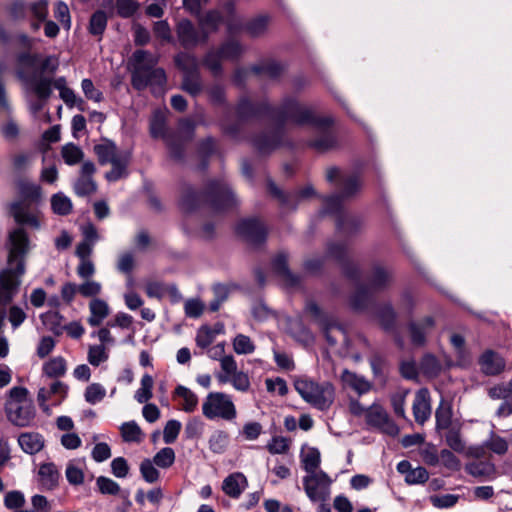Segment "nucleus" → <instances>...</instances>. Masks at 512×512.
<instances>
[{
    "mask_svg": "<svg viewBox=\"0 0 512 512\" xmlns=\"http://www.w3.org/2000/svg\"><path fill=\"white\" fill-rule=\"evenodd\" d=\"M236 115L237 123L229 124L225 119L220 122L222 131L235 140L240 139L241 122L263 116L276 122L275 130L262 131L250 139L253 148L261 155H269L282 145L288 144L285 137V125L287 123L294 125L311 123L318 126L329 123V119L316 118L307 105L291 96L283 98L281 104L277 107L272 106L267 100L252 102L248 97H242L237 103Z\"/></svg>",
    "mask_w": 512,
    "mask_h": 512,
    "instance_id": "nucleus-1",
    "label": "nucleus"
},
{
    "mask_svg": "<svg viewBox=\"0 0 512 512\" xmlns=\"http://www.w3.org/2000/svg\"><path fill=\"white\" fill-rule=\"evenodd\" d=\"M326 180L339 187V193L322 197L324 207L321 215H335L337 231L344 235L356 233L361 222L357 217L346 214L343 210L344 200L354 197L362 188V180L357 174L344 175L338 167H330L326 171Z\"/></svg>",
    "mask_w": 512,
    "mask_h": 512,
    "instance_id": "nucleus-2",
    "label": "nucleus"
},
{
    "mask_svg": "<svg viewBox=\"0 0 512 512\" xmlns=\"http://www.w3.org/2000/svg\"><path fill=\"white\" fill-rule=\"evenodd\" d=\"M29 238L21 227L8 236L7 266L0 271V305L9 304L19 291L21 278L25 274L24 257L28 252Z\"/></svg>",
    "mask_w": 512,
    "mask_h": 512,
    "instance_id": "nucleus-3",
    "label": "nucleus"
},
{
    "mask_svg": "<svg viewBox=\"0 0 512 512\" xmlns=\"http://www.w3.org/2000/svg\"><path fill=\"white\" fill-rule=\"evenodd\" d=\"M202 203L214 212H226L237 205V199L223 179L209 181L204 192H197L189 185L183 187L180 205L185 212L196 210Z\"/></svg>",
    "mask_w": 512,
    "mask_h": 512,
    "instance_id": "nucleus-4",
    "label": "nucleus"
},
{
    "mask_svg": "<svg viewBox=\"0 0 512 512\" xmlns=\"http://www.w3.org/2000/svg\"><path fill=\"white\" fill-rule=\"evenodd\" d=\"M133 71L131 84L137 91L151 87L153 94L161 93L167 82L164 69L155 68L157 59L145 50H136L132 55Z\"/></svg>",
    "mask_w": 512,
    "mask_h": 512,
    "instance_id": "nucleus-5",
    "label": "nucleus"
},
{
    "mask_svg": "<svg viewBox=\"0 0 512 512\" xmlns=\"http://www.w3.org/2000/svg\"><path fill=\"white\" fill-rule=\"evenodd\" d=\"M393 282V271L380 264L373 265L368 277V285H358L350 298L353 310H365L372 301L374 293L386 290Z\"/></svg>",
    "mask_w": 512,
    "mask_h": 512,
    "instance_id": "nucleus-6",
    "label": "nucleus"
},
{
    "mask_svg": "<svg viewBox=\"0 0 512 512\" xmlns=\"http://www.w3.org/2000/svg\"><path fill=\"white\" fill-rule=\"evenodd\" d=\"M93 151L100 165H112L111 170L105 174V178L109 182H116L128 176L127 167L131 159L130 152L120 151L115 142L107 138L96 144Z\"/></svg>",
    "mask_w": 512,
    "mask_h": 512,
    "instance_id": "nucleus-7",
    "label": "nucleus"
},
{
    "mask_svg": "<svg viewBox=\"0 0 512 512\" xmlns=\"http://www.w3.org/2000/svg\"><path fill=\"white\" fill-rule=\"evenodd\" d=\"M27 396L26 388L16 386L9 390V399L5 403L7 419L20 428L29 427L36 415L33 401Z\"/></svg>",
    "mask_w": 512,
    "mask_h": 512,
    "instance_id": "nucleus-8",
    "label": "nucleus"
},
{
    "mask_svg": "<svg viewBox=\"0 0 512 512\" xmlns=\"http://www.w3.org/2000/svg\"><path fill=\"white\" fill-rule=\"evenodd\" d=\"M294 387L307 403L320 411L328 410L334 402L335 389L328 381L318 383L310 378L300 377L295 380Z\"/></svg>",
    "mask_w": 512,
    "mask_h": 512,
    "instance_id": "nucleus-9",
    "label": "nucleus"
},
{
    "mask_svg": "<svg viewBox=\"0 0 512 512\" xmlns=\"http://www.w3.org/2000/svg\"><path fill=\"white\" fill-rule=\"evenodd\" d=\"M174 62L182 72L181 89L192 97L200 95L205 87L197 58L193 54L179 52L174 57Z\"/></svg>",
    "mask_w": 512,
    "mask_h": 512,
    "instance_id": "nucleus-10",
    "label": "nucleus"
},
{
    "mask_svg": "<svg viewBox=\"0 0 512 512\" xmlns=\"http://www.w3.org/2000/svg\"><path fill=\"white\" fill-rule=\"evenodd\" d=\"M202 413L209 420L221 418L232 421L237 416L231 396L223 392H210L202 404Z\"/></svg>",
    "mask_w": 512,
    "mask_h": 512,
    "instance_id": "nucleus-11",
    "label": "nucleus"
},
{
    "mask_svg": "<svg viewBox=\"0 0 512 512\" xmlns=\"http://www.w3.org/2000/svg\"><path fill=\"white\" fill-rule=\"evenodd\" d=\"M365 420L368 426L383 434L392 437L399 434L398 425L391 419L386 409L377 402L367 407Z\"/></svg>",
    "mask_w": 512,
    "mask_h": 512,
    "instance_id": "nucleus-12",
    "label": "nucleus"
},
{
    "mask_svg": "<svg viewBox=\"0 0 512 512\" xmlns=\"http://www.w3.org/2000/svg\"><path fill=\"white\" fill-rule=\"evenodd\" d=\"M331 483L330 477L322 470L303 478L305 493L312 502H325L330 495Z\"/></svg>",
    "mask_w": 512,
    "mask_h": 512,
    "instance_id": "nucleus-13",
    "label": "nucleus"
},
{
    "mask_svg": "<svg viewBox=\"0 0 512 512\" xmlns=\"http://www.w3.org/2000/svg\"><path fill=\"white\" fill-rule=\"evenodd\" d=\"M209 31L197 28L190 20L181 19L176 25V35L184 49H193L198 45L206 44Z\"/></svg>",
    "mask_w": 512,
    "mask_h": 512,
    "instance_id": "nucleus-14",
    "label": "nucleus"
},
{
    "mask_svg": "<svg viewBox=\"0 0 512 512\" xmlns=\"http://www.w3.org/2000/svg\"><path fill=\"white\" fill-rule=\"evenodd\" d=\"M327 255L335 259L342 267L344 275L354 282H359L361 271L359 267L350 261L347 257V247L343 243H329L327 246Z\"/></svg>",
    "mask_w": 512,
    "mask_h": 512,
    "instance_id": "nucleus-15",
    "label": "nucleus"
},
{
    "mask_svg": "<svg viewBox=\"0 0 512 512\" xmlns=\"http://www.w3.org/2000/svg\"><path fill=\"white\" fill-rule=\"evenodd\" d=\"M236 231L247 242L253 245H260L266 241L267 229L257 218L242 219L237 224Z\"/></svg>",
    "mask_w": 512,
    "mask_h": 512,
    "instance_id": "nucleus-16",
    "label": "nucleus"
},
{
    "mask_svg": "<svg viewBox=\"0 0 512 512\" xmlns=\"http://www.w3.org/2000/svg\"><path fill=\"white\" fill-rule=\"evenodd\" d=\"M312 112H313V115L318 118V119H323V118H326V119H329V123L327 124H324V125H314V124H311V123H306V124H303L302 126L304 125H311L319 130H321V133L320 135H318L315 139L313 140H310L308 142V146L315 149L316 151L318 152H326V151H329L331 149H334L336 146H337V138L335 136V134L329 130V128L332 126L333 124V119L329 116H325V117H320V116H317L315 114V111L312 107L308 106Z\"/></svg>",
    "mask_w": 512,
    "mask_h": 512,
    "instance_id": "nucleus-17",
    "label": "nucleus"
},
{
    "mask_svg": "<svg viewBox=\"0 0 512 512\" xmlns=\"http://www.w3.org/2000/svg\"><path fill=\"white\" fill-rule=\"evenodd\" d=\"M436 325L432 316H425L419 321H411L408 324L410 339L413 345L421 347L426 344L427 335L434 329Z\"/></svg>",
    "mask_w": 512,
    "mask_h": 512,
    "instance_id": "nucleus-18",
    "label": "nucleus"
},
{
    "mask_svg": "<svg viewBox=\"0 0 512 512\" xmlns=\"http://www.w3.org/2000/svg\"><path fill=\"white\" fill-rule=\"evenodd\" d=\"M269 24V17L267 15H259L251 20H249L244 26L243 29L252 37H258L265 33ZM227 29L230 34L236 33L238 30L242 29L240 25H237L233 21H229L227 23Z\"/></svg>",
    "mask_w": 512,
    "mask_h": 512,
    "instance_id": "nucleus-19",
    "label": "nucleus"
},
{
    "mask_svg": "<svg viewBox=\"0 0 512 512\" xmlns=\"http://www.w3.org/2000/svg\"><path fill=\"white\" fill-rule=\"evenodd\" d=\"M268 190L274 197H276L281 202V204L283 206H285L287 208H291V209L296 208V203H294V198H296L298 200L300 198H308V197L316 194L313 186L307 185L306 187L299 190V192L295 196L291 197V196L285 195L276 186V184L272 180H268Z\"/></svg>",
    "mask_w": 512,
    "mask_h": 512,
    "instance_id": "nucleus-20",
    "label": "nucleus"
},
{
    "mask_svg": "<svg viewBox=\"0 0 512 512\" xmlns=\"http://www.w3.org/2000/svg\"><path fill=\"white\" fill-rule=\"evenodd\" d=\"M413 415L415 421L423 425L431 416V404L427 389H420L414 398Z\"/></svg>",
    "mask_w": 512,
    "mask_h": 512,
    "instance_id": "nucleus-21",
    "label": "nucleus"
},
{
    "mask_svg": "<svg viewBox=\"0 0 512 512\" xmlns=\"http://www.w3.org/2000/svg\"><path fill=\"white\" fill-rule=\"evenodd\" d=\"M247 486V478L241 472L228 475L222 482L223 492L233 499H238Z\"/></svg>",
    "mask_w": 512,
    "mask_h": 512,
    "instance_id": "nucleus-22",
    "label": "nucleus"
},
{
    "mask_svg": "<svg viewBox=\"0 0 512 512\" xmlns=\"http://www.w3.org/2000/svg\"><path fill=\"white\" fill-rule=\"evenodd\" d=\"M479 364L485 375L495 376L505 369L504 359L492 350L485 351L480 357Z\"/></svg>",
    "mask_w": 512,
    "mask_h": 512,
    "instance_id": "nucleus-23",
    "label": "nucleus"
},
{
    "mask_svg": "<svg viewBox=\"0 0 512 512\" xmlns=\"http://www.w3.org/2000/svg\"><path fill=\"white\" fill-rule=\"evenodd\" d=\"M275 273L280 276L287 285L294 287L300 283V277L292 273L288 267V255L280 252L272 261Z\"/></svg>",
    "mask_w": 512,
    "mask_h": 512,
    "instance_id": "nucleus-24",
    "label": "nucleus"
},
{
    "mask_svg": "<svg viewBox=\"0 0 512 512\" xmlns=\"http://www.w3.org/2000/svg\"><path fill=\"white\" fill-rule=\"evenodd\" d=\"M342 382L357 394L363 395L372 389V383L364 376L358 375L348 369H344L341 374Z\"/></svg>",
    "mask_w": 512,
    "mask_h": 512,
    "instance_id": "nucleus-25",
    "label": "nucleus"
},
{
    "mask_svg": "<svg viewBox=\"0 0 512 512\" xmlns=\"http://www.w3.org/2000/svg\"><path fill=\"white\" fill-rule=\"evenodd\" d=\"M10 213L20 225H28L34 228L39 227L36 215L29 210L28 206L23 201L12 203Z\"/></svg>",
    "mask_w": 512,
    "mask_h": 512,
    "instance_id": "nucleus-26",
    "label": "nucleus"
},
{
    "mask_svg": "<svg viewBox=\"0 0 512 512\" xmlns=\"http://www.w3.org/2000/svg\"><path fill=\"white\" fill-rule=\"evenodd\" d=\"M18 443L27 454H36L44 447L43 437L39 433L25 432L19 435Z\"/></svg>",
    "mask_w": 512,
    "mask_h": 512,
    "instance_id": "nucleus-27",
    "label": "nucleus"
},
{
    "mask_svg": "<svg viewBox=\"0 0 512 512\" xmlns=\"http://www.w3.org/2000/svg\"><path fill=\"white\" fill-rule=\"evenodd\" d=\"M285 70L282 63L275 60H264L259 64L253 65L251 71L256 75H264L270 79H277Z\"/></svg>",
    "mask_w": 512,
    "mask_h": 512,
    "instance_id": "nucleus-28",
    "label": "nucleus"
},
{
    "mask_svg": "<svg viewBox=\"0 0 512 512\" xmlns=\"http://www.w3.org/2000/svg\"><path fill=\"white\" fill-rule=\"evenodd\" d=\"M89 309L91 315L88 318V323L92 327L99 326L109 314L108 304L99 298H94L90 301Z\"/></svg>",
    "mask_w": 512,
    "mask_h": 512,
    "instance_id": "nucleus-29",
    "label": "nucleus"
},
{
    "mask_svg": "<svg viewBox=\"0 0 512 512\" xmlns=\"http://www.w3.org/2000/svg\"><path fill=\"white\" fill-rule=\"evenodd\" d=\"M452 416L451 405L442 400L435 411L436 430H448L451 427H456L457 425L453 424Z\"/></svg>",
    "mask_w": 512,
    "mask_h": 512,
    "instance_id": "nucleus-30",
    "label": "nucleus"
},
{
    "mask_svg": "<svg viewBox=\"0 0 512 512\" xmlns=\"http://www.w3.org/2000/svg\"><path fill=\"white\" fill-rule=\"evenodd\" d=\"M222 60L224 58L217 49H210L202 59V65L207 68L214 77L222 75Z\"/></svg>",
    "mask_w": 512,
    "mask_h": 512,
    "instance_id": "nucleus-31",
    "label": "nucleus"
},
{
    "mask_svg": "<svg viewBox=\"0 0 512 512\" xmlns=\"http://www.w3.org/2000/svg\"><path fill=\"white\" fill-rule=\"evenodd\" d=\"M217 380L219 383H231L232 386L241 392H247L250 388V380L246 373L242 371H238L235 374L229 375H217Z\"/></svg>",
    "mask_w": 512,
    "mask_h": 512,
    "instance_id": "nucleus-32",
    "label": "nucleus"
},
{
    "mask_svg": "<svg viewBox=\"0 0 512 512\" xmlns=\"http://www.w3.org/2000/svg\"><path fill=\"white\" fill-rule=\"evenodd\" d=\"M166 145L170 156L176 161H182L185 155L186 140L179 135L173 134L165 137Z\"/></svg>",
    "mask_w": 512,
    "mask_h": 512,
    "instance_id": "nucleus-33",
    "label": "nucleus"
},
{
    "mask_svg": "<svg viewBox=\"0 0 512 512\" xmlns=\"http://www.w3.org/2000/svg\"><path fill=\"white\" fill-rule=\"evenodd\" d=\"M39 476L46 488L53 489L57 486L60 475L53 463H44L39 468Z\"/></svg>",
    "mask_w": 512,
    "mask_h": 512,
    "instance_id": "nucleus-34",
    "label": "nucleus"
},
{
    "mask_svg": "<svg viewBox=\"0 0 512 512\" xmlns=\"http://www.w3.org/2000/svg\"><path fill=\"white\" fill-rule=\"evenodd\" d=\"M174 394L183 399V411L186 413H192L195 411L198 405V397L193 391L183 385H178L175 388Z\"/></svg>",
    "mask_w": 512,
    "mask_h": 512,
    "instance_id": "nucleus-35",
    "label": "nucleus"
},
{
    "mask_svg": "<svg viewBox=\"0 0 512 512\" xmlns=\"http://www.w3.org/2000/svg\"><path fill=\"white\" fill-rule=\"evenodd\" d=\"M51 208L55 214L66 216L72 212L73 205L69 197L58 192L51 197Z\"/></svg>",
    "mask_w": 512,
    "mask_h": 512,
    "instance_id": "nucleus-36",
    "label": "nucleus"
},
{
    "mask_svg": "<svg viewBox=\"0 0 512 512\" xmlns=\"http://www.w3.org/2000/svg\"><path fill=\"white\" fill-rule=\"evenodd\" d=\"M305 312L308 313L323 328L331 325V317L325 313L314 300H308L305 305Z\"/></svg>",
    "mask_w": 512,
    "mask_h": 512,
    "instance_id": "nucleus-37",
    "label": "nucleus"
},
{
    "mask_svg": "<svg viewBox=\"0 0 512 512\" xmlns=\"http://www.w3.org/2000/svg\"><path fill=\"white\" fill-rule=\"evenodd\" d=\"M43 373L50 378L61 377L66 373V361L63 357H54L43 365Z\"/></svg>",
    "mask_w": 512,
    "mask_h": 512,
    "instance_id": "nucleus-38",
    "label": "nucleus"
},
{
    "mask_svg": "<svg viewBox=\"0 0 512 512\" xmlns=\"http://www.w3.org/2000/svg\"><path fill=\"white\" fill-rule=\"evenodd\" d=\"M121 436L124 442L139 443L142 440V431L135 421L124 422L121 427Z\"/></svg>",
    "mask_w": 512,
    "mask_h": 512,
    "instance_id": "nucleus-39",
    "label": "nucleus"
},
{
    "mask_svg": "<svg viewBox=\"0 0 512 512\" xmlns=\"http://www.w3.org/2000/svg\"><path fill=\"white\" fill-rule=\"evenodd\" d=\"M377 316L384 330H394L396 323V312L390 304H386L380 307L377 312Z\"/></svg>",
    "mask_w": 512,
    "mask_h": 512,
    "instance_id": "nucleus-40",
    "label": "nucleus"
},
{
    "mask_svg": "<svg viewBox=\"0 0 512 512\" xmlns=\"http://www.w3.org/2000/svg\"><path fill=\"white\" fill-rule=\"evenodd\" d=\"M198 155L202 158L200 169L205 170L208 167V158L216 151V141L212 137H207L198 145Z\"/></svg>",
    "mask_w": 512,
    "mask_h": 512,
    "instance_id": "nucleus-41",
    "label": "nucleus"
},
{
    "mask_svg": "<svg viewBox=\"0 0 512 512\" xmlns=\"http://www.w3.org/2000/svg\"><path fill=\"white\" fill-rule=\"evenodd\" d=\"M153 385H154V381H153L152 376L149 374L143 375V377L141 378V386L135 392V395H134L135 400L139 403L148 402L153 396V394H152Z\"/></svg>",
    "mask_w": 512,
    "mask_h": 512,
    "instance_id": "nucleus-42",
    "label": "nucleus"
},
{
    "mask_svg": "<svg viewBox=\"0 0 512 512\" xmlns=\"http://www.w3.org/2000/svg\"><path fill=\"white\" fill-rule=\"evenodd\" d=\"M224 60H237L242 54V46L236 40H227L217 49Z\"/></svg>",
    "mask_w": 512,
    "mask_h": 512,
    "instance_id": "nucleus-43",
    "label": "nucleus"
},
{
    "mask_svg": "<svg viewBox=\"0 0 512 512\" xmlns=\"http://www.w3.org/2000/svg\"><path fill=\"white\" fill-rule=\"evenodd\" d=\"M107 15L103 10H97L90 18L89 32L94 36H102L107 26Z\"/></svg>",
    "mask_w": 512,
    "mask_h": 512,
    "instance_id": "nucleus-44",
    "label": "nucleus"
},
{
    "mask_svg": "<svg viewBox=\"0 0 512 512\" xmlns=\"http://www.w3.org/2000/svg\"><path fill=\"white\" fill-rule=\"evenodd\" d=\"M222 21L223 17L219 11L210 10L202 18H200L199 25L201 29L206 31L210 29L212 32H215L218 30Z\"/></svg>",
    "mask_w": 512,
    "mask_h": 512,
    "instance_id": "nucleus-45",
    "label": "nucleus"
},
{
    "mask_svg": "<svg viewBox=\"0 0 512 512\" xmlns=\"http://www.w3.org/2000/svg\"><path fill=\"white\" fill-rule=\"evenodd\" d=\"M446 443L450 447L451 450L462 453L465 450V443L461 438L460 434V426L451 427L447 430L446 436Z\"/></svg>",
    "mask_w": 512,
    "mask_h": 512,
    "instance_id": "nucleus-46",
    "label": "nucleus"
},
{
    "mask_svg": "<svg viewBox=\"0 0 512 512\" xmlns=\"http://www.w3.org/2000/svg\"><path fill=\"white\" fill-rule=\"evenodd\" d=\"M152 461L157 467L167 469L175 462V452L171 447H164L154 455Z\"/></svg>",
    "mask_w": 512,
    "mask_h": 512,
    "instance_id": "nucleus-47",
    "label": "nucleus"
},
{
    "mask_svg": "<svg viewBox=\"0 0 512 512\" xmlns=\"http://www.w3.org/2000/svg\"><path fill=\"white\" fill-rule=\"evenodd\" d=\"M320 462V452L316 448L309 449L302 457L303 468L307 472V475L317 473Z\"/></svg>",
    "mask_w": 512,
    "mask_h": 512,
    "instance_id": "nucleus-48",
    "label": "nucleus"
},
{
    "mask_svg": "<svg viewBox=\"0 0 512 512\" xmlns=\"http://www.w3.org/2000/svg\"><path fill=\"white\" fill-rule=\"evenodd\" d=\"M18 190L20 195L24 199L37 201L41 197V188L39 185L31 183L26 180H20L18 182Z\"/></svg>",
    "mask_w": 512,
    "mask_h": 512,
    "instance_id": "nucleus-49",
    "label": "nucleus"
},
{
    "mask_svg": "<svg viewBox=\"0 0 512 512\" xmlns=\"http://www.w3.org/2000/svg\"><path fill=\"white\" fill-rule=\"evenodd\" d=\"M166 123L165 117L162 112L156 111L150 121V134L153 138H164L168 135L165 134Z\"/></svg>",
    "mask_w": 512,
    "mask_h": 512,
    "instance_id": "nucleus-50",
    "label": "nucleus"
},
{
    "mask_svg": "<svg viewBox=\"0 0 512 512\" xmlns=\"http://www.w3.org/2000/svg\"><path fill=\"white\" fill-rule=\"evenodd\" d=\"M155 466L154 462L148 458L140 463V473L147 483H155L159 480L160 472Z\"/></svg>",
    "mask_w": 512,
    "mask_h": 512,
    "instance_id": "nucleus-51",
    "label": "nucleus"
},
{
    "mask_svg": "<svg viewBox=\"0 0 512 512\" xmlns=\"http://www.w3.org/2000/svg\"><path fill=\"white\" fill-rule=\"evenodd\" d=\"M96 485L99 492L103 495H118L121 492L120 485L116 481L105 476H99L96 479Z\"/></svg>",
    "mask_w": 512,
    "mask_h": 512,
    "instance_id": "nucleus-52",
    "label": "nucleus"
},
{
    "mask_svg": "<svg viewBox=\"0 0 512 512\" xmlns=\"http://www.w3.org/2000/svg\"><path fill=\"white\" fill-rule=\"evenodd\" d=\"M61 154L65 163L68 165L79 163L84 156L83 151L72 143L63 146Z\"/></svg>",
    "mask_w": 512,
    "mask_h": 512,
    "instance_id": "nucleus-53",
    "label": "nucleus"
},
{
    "mask_svg": "<svg viewBox=\"0 0 512 512\" xmlns=\"http://www.w3.org/2000/svg\"><path fill=\"white\" fill-rule=\"evenodd\" d=\"M233 349L239 355L251 354L255 351V345L250 337L238 334L233 340Z\"/></svg>",
    "mask_w": 512,
    "mask_h": 512,
    "instance_id": "nucleus-54",
    "label": "nucleus"
},
{
    "mask_svg": "<svg viewBox=\"0 0 512 512\" xmlns=\"http://www.w3.org/2000/svg\"><path fill=\"white\" fill-rule=\"evenodd\" d=\"M106 389L99 383H92L86 387L84 398L89 404H96L104 399Z\"/></svg>",
    "mask_w": 512,
    "mask_h": 512,
    "instance_id": "nucleus-55",
    "label": "nucleus"
},
{
    "mask_svg": "<svg viewBox=\"0 0 512 512\" xmlns=\"http://www.w3.org/2000/svg\"><path fill=\"white\" fill-rule=\"evenodd\" d=\"M96 189V183L91 177H80L74 183V192L80 197L91 195Z\"/></svg>",
    "mask_w": 512,
    "mask_h": 512,
    "instance_id": "nucleus-56",
    "label": "nucleus"
},
{
    "mask_svg": "<svg viewBox=\"0 0 512 512\" xmlns=\"http://www.w3.org/2000/svg\"><path fill=\"white\" fill-rule=\"evenodd\" d=\"M109 355L104 345H92L88 349L87 359L92 366H99L108 359Z\"/></svg>",
    "mask_w": 512,
    "mask_h": 512,
    "instance_id": "nucleus-57",
    "label": "nucleus"
},
{
    "mask_svg": "<svg viewBox=\"0 0 512 512\" xmlns=\"http://www.w3.org/2000/svg\"><path fill=\"white\" fill-rule=\"evenodd\" d=\"M25 505V496L19 490H12L4 497V506L9 510H17Z\"/></svg>",
    "mask_w": 512,
    "mask_h": 512,
    "instance_id": "nucleus-58",
    "label": "nucleus"
},
{
    "mask_svg": "<svg viewBox=\"0 0 512 512\" xmlns=\"http://www.w3.org/2000/svg\"><path fill=\"white\" fill-rule=\"evenodd\" d=\"M42 321L45 325L49 326V329L55 334L60 335L63 331V327L61 326V321L63 317L59 312L51 311L43 314L41 316Z\"/></svg>",
    "mask_w": 512,
    "mask_h": 512,
    "instance_id": "nucleus-59",
    "label": "nucleus"
},
{
    "mask_svg": "<svg viewBox=\"0 0 512 512\" xmlns=\"http://www.w3.org/2000/svg\"><path fill=\"white\" fill-rule=\"evenodd\" d=\"M228 445V435L224 431H216L209 439V448L214 453H222Z\"/></svg>",
    "mask_w": 512,
    "mask_h": 512,
    "instance_id": "nucleus-60",
    "label": "nucleus"
},
{
    "mask_svg": "<svg viewBox=\"0 0 512 512\" xmlns=\"http://www.w3.org/2000/svg\"><path fill=\"white\" fill-rule=\"evenodd\" d=\"M181 423L178 420L171 419L169 420L163 430V440L166 444H172L176 441L180 430H181Z\"/></svg>",
    "mask_w": 512,
    "mask_h": 512,
    "instance_id": "nucleus-61",
    "label": "nucleus"
},
{
    "mask_svg": "<svg viewBox=\"0 0 512 512\" xmlns=\"http://www.w3.org/2000/svg\"><path fill=\"white\" fill-rule=\"evenodd\" d=\"M54 17L64 26V28L70 29L71 18L69 8L64 2L57 1L55 3Z\"/></svg>",
    "mask_w": 512,
    "mask_h": 512,
    "instance_id": "nucleus-62",
    "label": "nucleus"
},
{
    "mask_svg": "<svg viewBox=\"0 0 512 512\" xmlns=\"http://www.w3.org/2000/svg\"><path fill=\"white\" fill-rule=\"evenodd\" d=\"M494 470L493 465L485 462H473L466 466V471L475 477L490 475Z\"/></svg>",
    "mask_w": 512,
    "mask_h": 512,
    "instance_id": "nucleus-63",
    "label": "nucleus"
},
{
    "mask_svg": "<svg viewBox=\"0 0 512 512\" xmlns=\"http://www.w3.org/2000/svg\"><path fill=\"white\" fill-rule=\"evenodd\" d=\"M215 336V331L208 326H202L197 332L195 341L198 347L206 348L214 341Z\"/></svg>",
    "mask_w": 512,
    "mask_h": 512,
    "instance_id": "nucleus-64",
    "label": "nucleus"
}]
</instances>
